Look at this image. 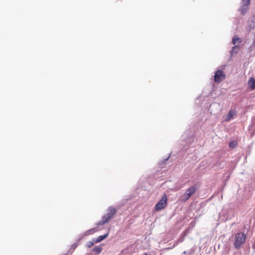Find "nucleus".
<instances>
[{
    "mask_svg": "<svg viewBox=\"0 0 255 255\" xmlns=\"http://www.w3.org/2000/svg\"><path fill=\"white\" fill-rule=\"evenodd\" d=\"M117 210L113 207H110L107 210V213L103 216L102 220L98 223L99 225H103L108 223L116 214Z\"/></svg>",
    "mask_w": 255,
    "mask_h": 255,
    "instance_id": "f257e3e1",
    "label": "nucleus"
},
{
    "mask_svg": "<svg viewBox=\"0 0 255 255\" xmlns=\"http://www.w3.org/2000/svg\"><path fill=\"white\" fill-rule=\"evenodd\" d=\"M247 238V236L243 233H238L235 235L234 240V247L239 249L244 244Z\"/></svg>",
    "mask_w": 255,
    "mask_h": 255,
    "instance_id": "f03ea898",
    "label": "nucleus"
},
{
    "mask_svg": "<svg viewBox=\"0 0 255 255\" xmlns=\"http://www.w3.org/2000/svg\"><path fill=\"white\" fill-rule=\"evenodd\" d=\"M167 197L166 195H164L161 199L156 204L155 206V210L156 211H159L162 210L167 205Z\"/></svg>",
    "mask_w": 255,
    "mask_h": 255,
    "instance_id": "7ed1b4c3",
    "label": "nucleus"
},
{
    "mask_svg": "<svg viewBox=\"0 0 255 255\" xmlns=\"http://www.w3.org/2000/svg\"><path fill=\"white\" fill-rule=\"evenodd\" d=\"M250 3V0H242L241 6L239 9V11L244 14L248 9V6Z\"/></svg>",
    "mask_w": 255,
    "mask_h": 255,
    "instance_id": "20e7f679",
    "label": "nucleus"
},
{
    "mask_svg": "<svg viewBox=\"0 0 255 255\" xmlns=\"http://www.w3.org/2000/svg\"><path fill=\"white\" fill-rule=\"evenodd\" d=\"M225 77V75L223 71L221 70H217L214 75V80L216 82H220Z\"/></svg>",
    "mask_w": 255,
    "mask_h": 255,
    "instance_id": "39448f33",
    "label": "nucleus"
},
{
    "mask_svg": "<svg viewBox=\"0 0 255 255\" xmlns=\"http://www.w3.org/2000/svg\"><path fill=\"white\" fill-rule=\"evenodd\" d=\"M236 112L235 111L231 110L229 111V113L227 115L225 121L227 122L229 121L235 115H236Z\"/></svg>",
    "mask_w": 255,
    "mask_h": 255,
    "instance_id": "423d86ee",
    "label": "nucleus"
},
{
    "mask_svg": "<svg viewBox=\"0 0 255 255\" xmlns=\"http://www.w3.org/2000/svg\"><path fill=\"white\" fill-rule=\"evenodd\" d=\"M248 85L252 89H255V79L250 78L248 81Z\"/></svg>",
    "mask_w": 255,
    "mask_h": 255,
    "instance_id": "0eeeda50",
    "label": "nucleus"
},
{
    "mask_svg": "<svg viewBox=\"0 0 255 255\" xmlns=\"http://www.w3.org/2000/svg\"><path fill=\"white\" fill-rule=\"evenodd\" d=\"M109 235V234H106L104 235L100 236H99L95 241V243H98L100 242L101 241H103V240L105 239L106 238L108 237Z\"/></svg>",
    "mask_w": 255,
    "mask_h": 255,
    "instance_id": "6e6552de",
    "label": "nucleus"
},
{
    "mask_svg": "<svg viewBox=\"0 0 255 255\" xmlns=\"http://www.w3.org/2000/svg\"><path fill=\"white\" fill-rule=\"evenodd\" d=\"M193 192H189V193H185L181 197V200L182 201H186L188 199H189L191 195H192V193H193Z\"/></svg>",
    "mask_w": 255,
    "mask_h": 255,
    "instance_id": "1a4fd4ad",
    "label": "nucleus"
},
{
    "mask_svg": "<svg viewBox=\"0 0 255 255\" xmlns=\"http://www.w3.org/2000/svg\"><path fill=\"white\" fill-rule=\"evenodd\" d=\"M239 46H238V45H235V46L233 47L230 53H231V55L232 56H233L234 55V54H236L237 53L238 51L239 50Z\"/></svg>",
    "mask_w": 255,
    "mask_h": 255,
    "instance_id": "9d476101",
    "label": "nucleus"
},
{
    "mask_svg": "<svg viewBox=\"0 0 255 255\" xmlns=\"http://www.w3.org/2000/svg\"><path fill=\"white\" fill-rule=\"evenodd\" d=\"M242 39L241 38L238 37L237 36H234L232 39V43L235 45L237 43H241Z\"/></svg>",
    "mask_w": 255,
    "mask_h": 255,
    "instance_id": "9b49d317",
    "label": "nucleus"
},
{
    "mask_svg": "<svg viewBox=\"0 0 255 255\" xmlns=\"http://www.w3.org/2000/svg\"><path fill=\"white\" fill-rule=\"evenodd\" d=\"M238 144V142L236 140H233L230 142L229 144V146L230 147L233 148L237 146Z\"/></svg>",
    "mask_w": 255,
    "mask_h": 255,
    "instance_id": "f8f14e48",
    "label": "nucleus"
},
{
    "mask_svg": "<svg viewBox=\"0 0 255 255\" xmlns=\"http://www.w3.org/2000/svg\"><path fill=\"white\" fill-rule=\"evenodd\" d=\"M93 251L95 252L97 254H99L102 252V248L99 246H96L93 249Z\"/></svg>",
    "mask_w": 255,
    "mask_h": 255,
    "instance_id": "ddd939ff",
    "label": "nucleus"
},
{
    "mask_svg": "<svg viewBox=\"0 0 255 255\" xmlns=\"http://www.w3.org/2000/svg\"><path fill=\"white\" fill-rule=\"evenodd\" d=\"M96 231H97V230L95 229V228H93V229H90V230L87 231L86 232L85 234H86V235H89L94 233Z\"/></svg>",
    "mask_w": 255,
    "mask_h": 255,
    "instance_id": "4468645a",
    "label": "nucleus"
},
{
    "mask_svg": "<svg viewBox=\"0 0 255 255\" xmlns=\"http://www.w3.org/2000/svg\"><path fill=\"white\" fill-rule=\"evenodd\" d=\"M199 189H198V185H195V186H193L190 188H189L187 190V191H190V192H191V191H196V190H198Z\"/></svg>",
    "mask_w": 255,
    "mask_h": 255,
    "instance_id": "2eb2a0df",
    "label": "nucleus"
},
{
    "mask_svg": "<svg viewBox=\"0 0 255 255\" xmlns=\"http://www.w3.org/2000/svg\"><path fill=\"white\" fill-rule=\"evenodd\" d=\"M94 245V243L92 242H88L87 243V247L89 248L92 247Z\"/></svg>",
    "mask_w": 255,
    "mask_h": 255,
    "instance_id": "dca6fc26",
    "label": "nucleus"
},
{
    "mask_svg": "<svg viewBox=\"0 0 255 255\" xmlns=\"http://www.w3.org/2000/svg\"><path fill=\"white\" fill-rule=\"evenodd\" d=\"M168 158H169V157L166 158L165 159V161H167V160L168 159Z\"/></svg>",
    "mask_w": 255,
    "mask_h": 255,
    "instance_id": "f3484780",
    "label": "nucleus"
},
{
    "mask_svg": "<svg viewBox=\"0 0 255 255\" xmlns=\"http://www.w3.org/2000/svg\"><path fill=\"white\" fill-rule=\"evenodd\" d=\"M64 255H67L66 254H65Z\"/></svg>",
    "mask_w": 255,
    "mask_h": 255,
    "instance_id": "a211bd4d",
    "label": "nucleus"
}]
</instances>
